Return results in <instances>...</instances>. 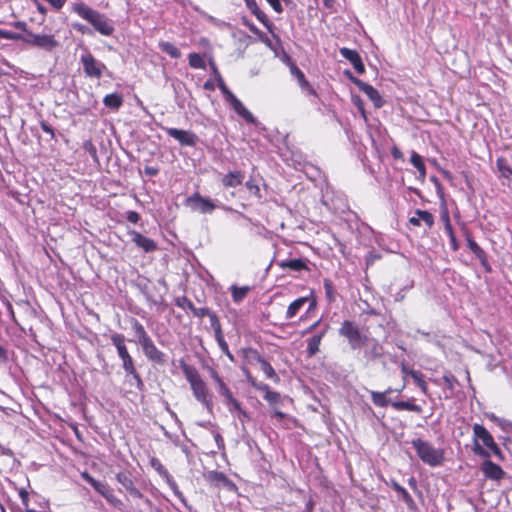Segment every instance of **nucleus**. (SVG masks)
Returning a JSON list of instances; mask_svg holds the SVG:
<instances>
[{"mask_svg": "<svg viewBox=\"0 0 512 512\" xmlns=\"http://www.w3.org/2000/svg\"><path fill=\"white\" fill-rule=\"evenodd\" d=\"M391 154L395 159L402 160L403 159V153L397 148L393 147L391 150Z\"/></svg>", "mask_w": 512, "mask_h": 512, "instance_id": "64", "label": "nucleus"}, {"mask_svg": "<svg viewBox=\"0 0 512 512\" xmlns=\"http://www.w3.org/2000/svg\"><path fill=\"white\" fill-rule=\"evenodd\" d=\"M392 487L396 492H398L401 495L402 500L406 503L408 508H410V509L415 508V502H414L413 498L411 497V495L407 492V490L404 487H402L397 482H393Z\"/></svg>", "mask_w": 512, "mask_h": 512, "instance_id": "34", "label": "nucleus"}, {"mask_svg": "<svg viewBox=\"0 0 512 512\" xmlns=\"http://www.w3.org/2000/svg\"><path fill=\"white\" fill-rule=\"evenodd\" d=\"M110 339L117 350L118 357L122 361V368L125 372L126 378L131 377L135 381L136 388L142 390L144 383L135 368L134 360L128 351L124 335L114 333L110 336Z\"/></svg>", "mask_w": 512, "mask_h": 512, "instance_id": "1", "label": "nucleus"}, {"mask_svg": "<svg viewBox=\"0 0 512 512\" xmlns=\"http://www.w3.org/2000/svg\"><path fill=\"white\" fill-rule=\"evenodd\" d=\"M480 469L486 478L494 481H499L506 475L505 471L499 465L489 460V458H485V461L481 464Z\"/></svg>", "mask_w": 512, "mask_h": 512, "instance_id": "14", "label": "nucleus"}, {"mask_svg": "<svg viewBox=\"0 0 512 512\" xmlns=\"http://www.w3.org/2000/svg\"><path fill=\"white\" fill-rule=\"evenodd\" d=\"M291 74L297 79L299 86L305 92L310 95H315V90L312 88L310 83L306 80L304 73L296 66L290 67Z\"/></svg>", "mask_w": 512, "mask_h": 512, "instance_id": "19", "label": "nucleus"}, {"mask_svg": "<svg viewBox=\"0 0 512 512\" xmlns=\"http://www.w3.org/2000/svg\"><path fill=\"white\" fill-rule=\"evenodd\" d=\"M410 376L413 378L414 382L421 389V391L427 395L428 394V386L424 380V376L420 371H410Z\"/></svg>", "mask_w": 512, "mask_h": 512, "instance_id": "38", "label": "nucleus"}, {"mask_svg": "<svg viewBox=\"0 0 512 512\" xmlns=\"http://www.w3.org/2000/svg\"><path fill=\"white\" fill-rule=\"evenodd\" d=\"M324 289L327 299L332 302L335 300L336 291L334 289L333 283L329 279L324 280Z\"/></svg>", "mask_w": 512, "mask_h": 512, "instance_id": "43", "label": "nucleus"}, {"mask_svg": "<svg viewBox=\"0 0 512 512\" xmlns=\"http://www.w3.org/2000/svg\"><path fill=\"white\" fill-rule=\"evenodd\" d=\"M278 266L283 270L289 269L292 271L308 270L307 264L303 259H288L278 262Z\"/></svg>", "mask_w": 512, "mask_h": 512, "instance_id": "20", "label": "nucleus"}, {"mask_svg": "<svg viewBox=\"0 0 512 512\" xmlns=\"http://www.w3.org/2000/svg\"><path fill=\"white\" fill-rule=\"evenodd\" d=\"M496 165L502 177L506 179H512V168L508 165L504 158H498Z\"/></svg>", "mask_w": 512, "mask_h": 512, "instance_id": "37", "label": "nucleus"}, {"mask_svg": "<svg viewBox=\"0 0 512 512\" xmlns=\"http://www.w3.org/2000/svg\"><path fill=\"white\" fill-rule=\"evenodd\" d=\"M103 103L106 107L117 110L123 104V97L118 93H111L104 97Z\"/></svg>", "mask_w": 512, "mask_h": 512, "instance_id": "28", "label": "nucleus"}, {"mask_svg": "<svg viewBox=\"0 0 512 512\" xmlns=\"http://www.w3.org/2000/svg\"><path fill=\"white\" fill-rule=\"evenodd\" d=\"M445 231L449 236L452 250L456 251L458 249V243H457L456 237L453 232L452 225H451L448 217L446 219Z\"/></svg>", "mask_w": 512, "mask_h": 512, "instance_id": "41", "label": "nucleus"}, {"mask_svg": "<svg viewBox=\"0 0 512 512\" xmlns=\"http://www.w3.org/2000/svg\"><path fill=\"white\" fill-rule=\"evenodd\" d=\"M468 248L474 253L480 246L471 238L467 240Z\"/></svg>", "mask_w": 512, "mask_h": 512, "instance_id": "63", "label": "nucleus"}, {"mask_svg": "<svg viewBox=\"0 0 512 512\" xmlns=\"http://www.w3.org/2000/svg\"><path fill=\"white\" fill-rule=\"evenodd\" d=\"M474 446L473 452L483 458H489L490 452L496 457L502 459V452L494 441L490 432L480 424H474Z\"/></svg>", "mask_w": 512, "mask_h": 512, "instance_id": "4", "label": "nucleus"}, {"mask_svg": "<svg viewBox=\"0 0 512 512\" xmlns=\"http://www.w3.org/2000/svg\"><path fill=\"white\" fill-rule=\"evenodd\" d=\"M0 38L6 40H21L23 41V35L14 33L8 30L0 29Z\"/></svg>", "mask_w": 512, "mask_h": 512, "instance_id": "46", "label": "nucleus"}, {"mask_svg": "<svg viewBox=\"0 0 512 512\" xmlns=\"http://www.w3.org/2000/svg\"><path fill=\"white\" fill-rule=\"evenodd\" d=\"M23 42L48 52L54 50L58 46V41L53 35L34 34L32 32H27V34L23 36Z\"/></svg>", "mask_w": 512, "mask_h": 512, "instance_id": "8", "label": "nucleus"}, {"mask_svg": "<svg viewBox=\"0 0 512 512\" xmlns=\"http://www.w3.org/2000/svg\"><path fill=\"white\" fill-rule=\"evenodd\" d=\"M264 399L270 404V405H277L281 402V396L278 392L275 391H267V393L264 395Z\"/></svg>", "mask_w": 512, "mask_h": 512, "instance_id": "45", "label": "nucleus"}, {"mask_svg": "<svg viewBox=\"0 0 512 512\" xmlns=\"http://www.w3.org/2000/svg\"><path fill=\"white\" fill-rule=\"evenodd\" d=\"M226 102H228L231 108L246 122L250 124H255L257 122L254 115L244 106V104L235 95L230 97Z\"/></svg>", "mask_w": 512, "mask_h": 512, "instance_id": "15", "label": "nucleus"}, {"mask_svg": "<svg viewBox=\"0 0 512 512\" xmlns=\"http://www.w3.org/2000/svg\"><path fill=\"white\" fill-rule=\"evenodd\" d=\"M163 130L172 138L177 140L181 146H196L199 138L190 130H181L177 128L163 127Z\"/></svg>", "mask_w": 512, "mask_h": 512, "instance_id": "10", "label": "nucleus"}, {"mask_svg": "<svg viewBox=\"0 0 512 512\" xmlns=\"http://www.w3.org/2000/svg\"><path fill=\"white\" fill-rule=\"evenodd\" d=\"M185 205L192 211L202 214H210L216 208V205L210 199L202 197L198 192L189 196L185 201Z\"/></svg>", "mask_w": 512, "mask_h": 512, "instance_id": "9", "label": "nucleus"}, {"mask_svg": "<svg viewBox=\"0 0 512 512\" xmlns=\"http://www.w3.org/2000/svg\"><path fill=\"white\" fill-rule=\"evenodd\" d=\"M443 380L448 388L453 389V385L456 382V378L453 375H444Z\"/></svg>", "mask_w": 512, "mask_h": 512, "instance_id": "59", "label": "nucleus"}, {"mask_svg": "<svg viewBox=\"0 0 512 512\" xmlns=\"http://www.w3.org/2000/svg\"><path fill=\"white\" fill-rule=\"evenodd\" d=\"M18 494L25 512H38L37 507L32 503V500L36 497L35 494H30L25 488H20Z\"/></svg>", "mask_w": 512, "mask_h": 512, "instance_id": "22", "label": "nucleus"}, {"mask_svg": "<svg viewBox=\"0 0 512 512\" xmlns=\"http://www.w3.org/2000/svg\"><path fill=\"white\" fill-rule=\"evenodd\" d=\"M258 362L260 364L261 371L265 374L267 378L272 379L276 382L279 381V376L276 374L275 370L268 361H266L264 358L258 357Z\"/></svg>", "mask_w": 512, "mask_h": 512, "instance_id": "33", "label": "nucleus"}, {"mask_svg": "<svg viewBox=\"0 0 512 512\" xmlns=\"http://www.w3.org/2000/svg\"><path fill=\"white\" fill-rule=\"evenodd\" d=\"M382 354L381 347L378 344H374L371 349L365 352V356L369 359H376Z\"/></svg>", "mask_w": 512, "mask_h": 512, "instance_id": "48", "label": "nucleus"}, {"mask_svg": "<svg viewBox=\"0 0 512 512\" xmlns=\"http://www.w3.org/2000/svg\"><path fill=\"white\" fill-rule=\"evenodd\" d=\"M207 480L216 486H230L232 485L231 481L227 478V476L223 472L219 471H210L206 476Z\"/></svg>", "mask_w": 512, "mask_h": 512, "instance_id": "25", "label": "nucleus"}, {"mask_svg": "<svg viewBox=\"0 0 512 512\" xmlns=\"http://www.w3.org/2000/svg\"><path fill=\"white\" fill-rule=\"evenodd\" d=\"M410 162L418 170L419 177L422 180H424L426 177V167H425L422 157L418 153L413 151L411 154V157H410Z\"/></svg>", "mask_w": 512, "mask_h": 512, "instance_id": "30", "label": "nucleus"}, {"mask_svg": "<svg viewBox=\"0 0 512 512\" xmlns=\"http://www.w3.org/2000/svg\"><path fill=\"white\" fill-rule=\"evenodd\" d=\"M219 89L221 90L225 100L227 101L230 97H232L234 94L232 93V91L230 89H228V87L226 86V84H222V85H219L218 86Z\"/></svg>", "mask_w": 512, "mask_h": 512, "instance_id": "57", "label": "nucleus"}, {"mask_svg": "<svg viewBox=\"0 0 512 512\" xmlns=\"http://www.w3.org/2000/svg\"><path fill=\"white\" fill-rule=\"evenodd\" d=\"M412 446L416 450L418 457L421 461L431 467L440 466L444 461V452L441 449L435 448L428 441L422 439H413Z\"/></svg>", "mask_w": 512, "mask_h": 512, "instance_id": "5", "label": "nucleus"}, {"mask_svg": "<svg viewBox=\"0 0 512 512\" xmlns=\"http://www.w3.org/2000/svg\"><path fill=\"white\" fill-rule=\"evenodd\" d=\"M126 219L129 222L136 224L140 220V215L136 211H127Z\"/></svg>", "mask_w": 512, "mask_h": 512, "instance_id": "54", "label": "nucleus"}, {"mask_svg": "<svg viewBox=\"0 0 512 512\" xmlns=\"http://www.w3.org/2000/svg\"><path fill=\"white\" fill-rule=\"evenodd\" d=\"M208 317L210 320V325L214 331L221 329L220 321L214 311Z\"/></svg>", "mask_w": 512, "mask_h": 512, "instance_id": "53", "label": "nucleus"}, {"mask_svg": "<svg viewBox=\"0 0 512 512\" xmlns=\"http://www.w3.org/2000/svg\"><path fill=\"white\" fill-rule=\"evenodd\" d=\"M73 28L82 34L91 33L90 29L87 26L80 23H74Z\"/></svg>", "mask_w": 512, "mask_h": 512, "instance_id": "60", "label": "nucleus"}, {"mask_svg": "<svg viewBox=\"0 0 512 512\" xmlns=\"http://www.w3.org/2000/svg\"><path fill=\"white\" fill-rule=\"evenodd\" d=\"M224 404L227 406L228 410L231 413H238L242 409L240 402L236 400L233 396L226 400Z\"/></svg>", "mask_w": 512, "mask_h": 512, "instance_id": "44", "label": "nucleus"}, {"mask_svg": "<svg viewBox=\"0 0 512 512\" xmlns=\"http://www.w3.org/2000/svg\"><path fill=\"white\" fill-rule=\"evenodd\" d=\"M232 299L235 303H240L247 296L248 292L251 290L250 286H242L238 287L237 285H232L231 288Z\"/></svg>", "mask_w": 512, "mask_h": 512, "instance_id": "32", "label": "nucleus"}, {"mask_svg": "<svg viewBox=\"0 0 512 512\" xmlns=\"http://www.w3.org/2000/svg\"><path fill=\"white\" fill-rule=\"evenodd\" d=\"M183 374L189 382L194 397L209 411L212 410V397L209 394L206 383L202 380L197 369L191 365L181 363Z\"/></svg>", "mask_w": 512, "mask_h": 512, "instance_id": "3", "label": "nucleus"}, {"mask_svg": "<svg viewBox=\"0 0 512 512\" xmlns=\"http://www.w3.org/2000/svg\"><path fill=\"white\" fill-rule=\"evenodd\" d=\"M40 127L44 132H46L50 135L51 139H53L55 137V132H54L53 128L47 122L41 121Z\"/></svg>", "mask_w": 512, "mask_h": 512, "instance_id": "55", "label": "nucleus"}, {"mask_svg": "<svg viewBox=\"0 0 512 512\" xmlns=\"http://www.w3.org/2000/svg\"><path fill=\"white\" fill-rule=\"evenodd\" d=\"M128 492L134 498L144 499V495L142 494V492L139 489H137L135 486L133 488H131Z\"/></svg>", "mask_w": 512, "mask_h": 512, "instance_id": "61", "label": "nucleus"}, {"mask_svg": "<svg viewBox=\"0 0 512 512\" xmlns=\"http://www.w3.org/2000/svg\"><path fill=\"white\" fill-rule=\"evenodd\" d=\"M245 186L247 187V189L253 193L256 197L260 198L261 195H260V188L259 186L254 183L252 180H249L245 183Z\"/></svg>", "mask_w": 512, "mask_h": 512, "instance_id": "52", "label": "nucleus"}, {"mask_svg": "<svg viewBox=\"0 0 512 512\" xmlns=\"http://www.w3.org/2000/svg\"><path fill=\"white\" fill-rule=\"evenodd\" d=\"M169 487L173 490L174 494L179 498L181 499L182 501H184V497H183V494L182 492L179 490L178 488V485L176 484V482L174 481L173 477L171 475H169L167 478H165Z\"/></svg>", "mask_w": 512, "mask_h": 512, "instance_id": "47", "label": "nucleus"}, {"mask_svg": "<svg viewBox=\"0 0 512 512\" xmlns=\"http://www.w3.org/2000/svg\"><path fill=\"white\" fill-rule=\"evenodd\" d=\"M347 75L353 84H355L363 93L367 95V97L373 102L376 108H380L383 106L384 101L379 94V92L370 84L365 83L364 81L354 77L351 72L347 71Z\"/></svg>", "mask_w": 512, "mask_h": 512, "instance_id": "11", "label": "nucleus"}, {"mask_svg": "<svg viewBox=\"0 0 512 512\" xmlns=\"http://www.w3.org/2000/svg\"><path fill=\"white\" fill-rule=\"evenodd\" d=\"M191 312L194 314V316L202 318L204 316L208 317L213 311L207 307L196 308L194 306V309Z\"/></svg>", "mask_w": 512, "mask_h": 512, "instance_id": "51", "label": "nucleus"}, {"mask_svg": "<svg viewBox=\"0 0 512 512\" xmlns=\"http://www.w3.org/2000/svg\"><path fill=\"white\" fill-rule=\"evenodd\" d=\"M144 355L152 362L163 365L166 362L165 354L160 351L151 338L140 343Z\"/></svg>", "mask_w": 512, "mask_h": 512, "instance_id": "12", "label": "nucleus"}, {"mask_svg": "<svg viewBox=\"0 0 512 512\" xmlns=\"http://www.w3.org/2000/svg\"><path fill=\"white\" fill-rule=\"evenodd\" d=\"M248 381L249 383L257 390L259 391H264L265 394L267 393V391H270V388L267 384L265 383H261V382H257L254 378L252 377H248Z\"/></svg>", "mask_w": 512, "mask_h": 512, "instance_id": "50", "label": "nucleus"}, {"mask_svg": "<svg viewBox=\"0 0 512 512\" xmlns=\"http://www.w3.org/2000/svg\"><path fill=\"white\" fill-rule=\"evenodd\" d=\"M342 57L348 60L354 67L357 73L363 74L365 72V66L359 53L356 50L343 47L339 50Z\"/></svg>", "mask_w": 512, "mask_h": 512, "instance_id": "16", "label": "nucleus"}, {"mask_svg": "<svg viewBox=\"0 0 512 512\" xmlns=\"http://www.w3.org/2000/svg\"><path fill=\"white\" fill-rule=\"evenodd\" d=\"M72 9L81 18L88 21L101 35L111 36L114 33L115 28L113 22L104 14H101L84 3H76Z\"/></svg>", "mask_w": 512, "mask_h": 512, "instance_id": "2", "label": "nucleus"}, {"mask_svg": "<svg viewBox=\"0 0 512 512\" xmlns=\"http://www.w3.org/2000/svg\"><path fill=\"white\" fill-rule=\"evenodd\" d=\"M159 48L162 52L168 54L173 59H178L181 57L180 50L171 42L160 41Z\"/></svg>", "mask_w": 512, "mask_h": 512, "instance_id": "31", "label": "nucleus"}, {"mask_svg": "<svg viewBox=\"0 0 512 512\" xmlns=\"http://www.w3.org/2000/svg\"><path fill=\"white\" fill-rule=\"evenodd\" d=\"M210 375L218 386V393L224 398V402L228 400L232 395L228 386L223 382L221 377L215 370H211Z\"/></svg>", "mask_w": 512, "mask_h": 512, "instance_id": "26", "label": "nucleus"}, {"mask_svg": "<svg viewBox=\"0 0 512 512\" xmlns=\"http://www.w3.org/2000/svg\"><path fill=\"white\" fill-rule=\"evenodd\" d=\"M150 464L163 478H167L170 475L167 469L162 465V463L157 458H152L150 460Z\"/></svg>", "mask_w": 512, "mask_h": 512, "instance_id": "42", "label": "nucleus"}, {"mask_svg": "<svg viewBox=\"0 0 512 512\" xmlns=\"http://www.w3.org/2000/svg\"><path fill=\"white\" fill-rule=\"evenodd\" d=\"M132 328L135 331L139 344L150 338L144 326L138 320H133Z\"/></svg>", "mask_w": 512, "mask_h": 512, "instance_id": "36", "label": "nucleus"}, {"mask_svg": "<svg viewBox=\"0 0 512 512\" xmlns=\"http://www.w3.org/2000/svg\"><path fill=\"white\" fill-rule=\"evenodd\" d=\"M244 180V174L241 171H233L226 174L221 182L225 187H237Z\"/></svg>", "mask_w": 512, "mask_h": 512, "instance_id": "24", "label": "nucleus"}, {"mask_svg": "<svg viewBox=\"0 0 512 512\" xmlns=\"http://www.w3.org/2000/svg\"><path fill=\"white\" fill-rule=\"evenodd\" d=\"M237 418L239 419V421L242 423V425H244V423L246 421H249L250 420V416L249 414L244 410V409H241L238 413H237Z\"/></svg>", "mask_w": 512, "mask_h": 512, "instance_id": "58", "label": "nucleus"}, {"mask_svg": "<svg viewBox=\"0 0 512 512\" xmlns=\"http://www.w3.org/2000/svg\"><path fill=\"white\" fill-rule=\"evenodd\" d=\"M189 65L194 69H205V61L198 53H190L188 56Z\"/></svg>", "mask_w": 512, "mask_h": 512, "instance_id": "39", "label": "nucleus"}, {"mask_svg": "<svg viewBox=\"0 0 512 512\" xmlns=\"http://www.w3.org/2000/svg\"><path fill=\"white\" fill-rule=\"evenodd\" d=\"M308 301L307 297H300L294 300L287 308L286 311V319H291L297 315V313L302 309L305 303Z\"/></svg>", "mask_w": 512, "mask_h": 512, "instance_id": "27", "label": "nucleus"}, {"mask_svg": "<svg viewBox=\"0 0 512 512\" xmlns=\"http://www.w3.org/2000/svg\"><path fill=\"white\" fill-rule=\"evenodd\" d=\"M328 330V326H325V328L319 332L318 334H315L313 337L308 339L307 341V353L309 356H314L319 351L320 343L325 336L326 332Z\"/></svg>", "mask_w": 512, "mask_h": 512, "instance_id": "21", "label": "nucleus"}, {"mask_svg": "<svg viewBox=\"0 0 512 512\" xmlns=\"http://www.w3.org/2000/svg\"><path fill=\"white\" fill-rule=\"evenodd\" d=\"M339 334L348 340L352 350L359 349L367 341V336L360 332L358 325L353 321H343Z\"/></svg>", "mask_w": 512, "mask_h": 512, "instance_id": "6", "label": "nucleus"}, {"mask_svg": "<svg viewBox=\"0 0 512 512\" xmlns=\"http://www.w3.org/2000/svg\"><path fill=\"white\" fill-rule=\"evenodd\" d=\"M372 402L379 407H386L388 405H391V401L386 397L385 393L383 392H376L371 391L370 392Z\"/></svg>", "mask_w": 512, "mask_h": 512, "instance_id": "35", "label": "nucleus"}, {"mask_svg": "<svg viewBox=\"0 0 512 512\" xmlns=\"http://www.w3.org/2000/svg\"><path fill=\"white\" fill-rule=\"evenodd\" d=\"M116 479L127 491H129L131 488L135 486L131 477L126 473H118L116 475Z\"/></svg>", "mask_w": 512, "mask_h": 512, "instance_id": "40", "label": "nucleus"}, {"mask_svg": "<svg viewBox=\"0 0 512 512\" xmlns=\"http://www.w3.org/2000/svg\"><path fill=\"white\" fill-rule=\"evenodd\" d=\"M391 406L397 411L407 410L416 413H421L422 411V408L412 401H395L391 403Z\"/></svg>", "mask_w": 512, "mask_h": 512, "instance_id": "29", "label": "nucleus"}, {"mask_svg": "<svg viewBox=\"0 0 512 512\" xmlns=\"http://www.w3.org/2000/svg\"><path fill=\"white\" fill-rule=\"evenodd\" d=\"M421 221H423L428 228H431L434 224V216L429 211L417 209L415 216L411 217L409 222L413 226H420Z\"/></svg>", "mask_w": 512, "mask_h": 512, "instance_id": "18", "label": "nucleus"}, {"mask_svg": "<svg viewBox=\"0 0 512 512\" xmlns=\"http://www.w3.org/2000/svg\"><path fill=\"white\" fill-rule=\"evenodd\" d=\"M176 305L183 309H188L192 311L194 309V304L187 298L181 297L176 300Z\"/></svg>", "mask_w": 512, "mask_h": 512, "instance_id": "49", "label": "nucleus"}, {"mask_svg": "<svg viewBox=\"0 0 512 512\" xmlns=\"http://www.w3.org/2000/svg\"><path fill=\"white\" fill-rule=\"evenodd\" d=\"M82 478L86 480L103 497L107 496L106 494L111 490L106 483L94 479L88 472H83Z\"/></svg>", "mask_w": 512, "mask_h": 512, "instance_id": "23", "label": "nucleus"}, {"mask_svg": "<svg viewBox=\"0 0 512 512\" xmlns=\"http://www.w3.org/2000/svg\"><path fill=\"white\" fill-rule=\"evenodd\" d=\"M128 235L131 237V241L144 252L149 253L157 250V243L135 230H129Z\"/></svg>", "mask_w": 512, "mask_h": 512, "instance_id": "13", "label": "nucleus"}, {"mask_svg": "<svg viewBox=\"0 0 512 512\" xmlns=\"http://www.w3.org/2000/svg\"><path fill=\"white\" fill-rule=\"evenodd\" d=\"M247 7L253 15L269 30H271L272 22L267 15L258 7L256 0H244Z\"/></svg>", "mask_w": 512, "mask_h": 512, "instance_id": "17", "label": "nucleus"}, {"mask_svg": "<svg viewBox=\"0 0 512 512\" xmlns=\"http://www.w3.org/2000/svg\"><path fill=\"white\" fill-rule=\"evenodd\" d=\"M353 102L358 107V109L360 110V112L362 113L364 118H366L365 110H364V107H363V104H362V100L360 99V97H354L353 98Z\"/></svg>", "mask_w": 512, "mask_h": 512, "instance_id": "62", "label": "nucleus"}, {"mask_svg": "<svg viewBox=\"0 0 512 512\" xmlns=\"http://www.w3.org/2000/svg\"><path fill=\"white\" fill-rule=\"evenodd\" d=\"M273 10L277 13H282L283 7L279 0H266Z\"/></svg>", "mask_w": 512, "mask_h": 512, "instance_id": "56", "label": "nucleus"}, {"mask_svg": "<svg viewBox=\"0 0 512 512\" xmlns=\"http://www.w3.org/2000/svg\"><path fill=\"white\" fill-rule=\"evenodd\" d=\"M80 62L83 66L84 73L89 78L100 79L104 71L107 69L106 65L97 60L89 51L81 55Z\"/></svg>", "mask_w": 512, "mask_h": 512, "instance_id": "7", "label": "nucleus"}]
</instances>
